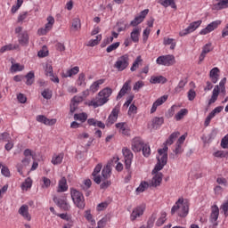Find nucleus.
Listing matches in <instances>:
<instances>
[{"mask_svg":"<svg viewBox=\"0 0 228 228\" xmlns=\"http://www.w3.org/2000/svg\"><path fill=\"white\" fill-rule=\"evenodd\" d=\"M159 157H157V164L153 168L151 174L153 175L151 179V186L154 188H158V186L161 185V182L163 181V173H159L160 170H163L165 165H167L168 161V148L165 147V149H159Z\"/></svg>","mask_w":228,"mask_h":228,"instance_id":"obj_1","label":"nucleus"},{"mask_svg":"<svg viewBox=\"0 0 228 228\" xmlns=\"http://www.w3.org/2000/svg\"><path fill=\"white\" fill-rule=\"evenodd\" d=\"M190 211V203L184 201L183 198H180L171 208V215L177 213L178 216L184 218L188 216Z\"/></svg>","mask_w":228,"mask_h":228,"instance_id":"obj_2","label":"nucleus"},{"mask_svg":"<svg viewBox=\"0 0 228 228\" xmlns=\"http://www.w3.org/2000/svg\"><path fill=\"white\" fill-rule=\"evenodd\" d=\"M113 94V90L110 87L102 89L95 97L94 100L91 101L89 106H94V108H99V106H103L108 101H110V96Z\"/></svg>","mask_w":228,"mask_h":228,"instance_id":"obj_3","label":"nucleus"},{"mask_svg":"<svg viewBox=\"0 0 228 228\" xmlns=\"http://www.w3.org/2000/svg\"><path fill=\"white\" fill-rule=\"evenodd\" d=\"M70 195L73 204H75L78 209H85L86 203L85 202V196L83 195V192L77 191V189L71 188Z\"/></svg>","mask_w":228,"mask_h":228,"instance_id":"obj_4","label":"nucleus"},{"mask_svg":"<svg viewBox=\"0 0 228 228\" xmlns=\"http://www.w3.org/2000/svg\"><path fill=\"white\" fill-rule=\"evenodd\" d=\"M218 216H220V208H218V206L214 205L209 216V228L218 227Z\"/></svg>","mask_w":228,"mask_h":228,"instance_id":"obj_5","label":"nucleus"},{"mask_svg":"<svg viewBox=\"0 0 228 228\" xmlns=\"http://www.w3.org/2000/svg\"><path fill=\"white\" fill-rule=\"evenodd\" d=\"M129 67V55L124 54L118 58L117 61L114 64V68L118 70V72H122V70H126Z\"/></svg>","mask_w":228,"mask_h":228,"instance_id":"obj_6","label":"nucleus"},{"mask_svg":"<svg viewBox=\"0 0 228 228\" xmlns=\"http://www.w3.org/2000/svg\"><path fill=\"white\" fill-rule=\"evenodd\" d=\"M158 65H164L165 67H170L175 65V57L172 54L162 55L157 59Z\"/></svg>","mask_w":228,"mask_h":228,"instance_id":"obj_7","label":"nucleus"},{"mask_svg":"<svg viewBox=\"0 0 228 228\" xmlns=\"http://www.w3.org/2000/svg\"><path fill=\"white\" fill-rule=\"evenodd\" d=\"M220 92L221 94H225V87H220L218 86H215L212 92L211 98L208 101V106H211V104H215V102L218 101V95H220Z\"/></svg>","mask_w":228,"mask_h":228,"instance_id":"obj_8","label":"nucleus"},{"mask_svg":"<svg viewBox=\"0 0 228 228\" xmlns=\"http://www.w3.org/2000/svg\"><path fill=\"white\" fill-rule=\"evenodd\" d=\"M123 156H125V167L128 174H131V163H133V152L129 149L123 150Z\"/></svg>","mask_w":228,"mask_h":228,"instance_id":"obj_9","label":"nucleus"},{"mask_svg":"<svg viewBox=\"0 0 228 228\" xmlns=\"http://www.w3.org/2000/svg\"><path fill=\"white\" fill-rule=\"evenodd\" d=\"M200 24H202V20L191 22L187 28L180 32V37H186V35H189V33H193V31H195V29H197Z\"/></svg>","mask_w":228,"mask_h":228,"instance_id":"obj_10","label":"nucleus"},{"mask_svg":"<svg viewBox=\"0 0 228 228\" xmlns=\"http://www.w3.org/2000/svg\"><path fill=\"white\" fill-rule=\"evenodd\" d=\"M119 111H120V108L118 106H116L112 110L110 115L107 119V123H106L107 127H110V126H113V124L117 122V118H118Z\"/></svg>","mask_w":228,"mask_h":228,"instance_id":"obj_11","label":"nucleus"},{"mask_svg":"<svg viewBox=\"0 0 228 228\" xmlns=\"http://www.w3.org/2000/svg\"><path fill=\"white\" fill-rule=\"evenodd\" d=\"M149 14V9H145L140 12V15L135 17L131 22L130 26L134 28L138 26V24H142V21L145 20V17Z\"/></svg>","mask_w":228,"mask_h":228,"instance_id":"obj_12","label":"nucleus"},{"mask_svg":"<svg viewBox=\"0 0 228 228\" xmlns=\"http://www.w3.org/2000/svg\"><path fill=\"white\" fill-rule=\"evenodd\" d=\"M222 24V21L216 20L212 21L210 24H208L205 28L201 29L200 32V35H208V33H211V31H215L218 26Z\"/></svg>","mask_w":228,"mask_h":228,"instance_id":"obj_13","label":"nucleus"},{"mask_svg":"<svg viewBox=\"0 0 228 228\" xmlns=\"http://www.w3.org/2000/svg\"><path fill=\"white\" fill-rule=\"evenodd\" d=\"M18 213L24 218V220L31 222V214H29V207L28 205H22L19 208Z\"/></svg>","mask_w":228,"mask_h":228,"instance_id":"obj_14","label":"nucleus"},{"mask_svg":"<svg viewBox=\"0 0 228 228\" xmlns=\"http://www.w3.org/2000/svg\"><path fill=\"white\" fill-rule=\"evenodd\" d=\"M144 211H145L144 205H141V206H138L137 208H134V210L130 216L132 222H134V220H136L137 218H140V216H142V215H143Z\"/></svg>","mask_w":228,"mask_h":228,"instance_id":"obj_15","label":"nucleus"},{"mask_svg":"<svg viewBox=\"0 0 228 228\" xmlns=\"http://www.w3.org/2000/svg\"><path fill=\"white\" fill-rule=\"evenodd\" d=\"M36 120L41 124H45V126H54L56 124V118L49 119L44 115L37 116Z\"/></svg>","mask_w":228,"mask_h":228,"instance_id":"obj_16","label":"nucleus"},{"mask_svg":"<svg viewBox=\"0 0 228 228\" xmlns=\"http://www.w3.org/2000/svg\"><path fill=\"white\" fill-rule=\"evenodd\" d=\"M131 79L127 80L122 86V88L120 89L118 96H117V101H119V99H122V97H124V95H126V94H127V92L131 91Z\"/></svg>","mask_w":228,"mask_h":228,"instance_id":"obj_17","label":"nucleus"},{"mask_svg":"<svg viewBox=\"0 0 228 228\" xmlns=\"http://www.w3.org/2000/svg\"><path fill=\"white\" fill-rule=\"evenodd\" d=\"M53 202L57 204L59 208L64 209V211H69L70 209V205L67 202V200H61L60 198H53Z\"/></svg>","mask_w":228,"mask_h":228,"instance_id":"obj_18","label":"nucleus"},{"mask_svg":"<svg viewBox=\"0 0 228 228\" xmlns=\"http://www.w3.org/2000/svg\"><path fill=\"white\" fill-rule=\"evenodd\" d=\"M143 145V141H142L139 137H135L132 142V150L134 152H140Z\"/></svg>","mask_w":228,"mask_h":228,"instance_id":"obj_19","label":"nucleus"},{"mask_svg":"<svg viewBox=\"0 0 228 228\" xmlns=\"http://www.w3.org/2000/svg\"><path fill=\"white\" fill-rule=\"evenodd\" d=\"M45 76L50 77L51 81H53V83H60V78H58V77L54 76L52 65L47 64L46 68L45 69Z\"/></svg>","mask_w":228,"mask_h":228,"instance_id":"obj_20","label":"nucleus"},{"mask_svg":"<svg viewBox=\"0 0 228 228\" xmlns=\"http://www.w3.org/2000/svg\"><path fill=\"white\" fill-rule=\"evenodd\" d=\"M111 165H113V160H110L102 170V175L105 179H108L111 176Z\"/></svg>","mask_w":228,"mask_h":228,"instance_id":"obj_21","label":"nucleus"},{"mask_svg":"<svg viewBox=\"0 0 228 228\" xmlns=\"http://www.w3.org/2000/svg\"><path fill=\"white\" fill-rule=\"evenodd\" d=\"M69 190V185H67V178L64 176L59 181L58 185V193H63L64 191H67Z\"/></svg>","mask_w":228,"mask_h":228,"instance_id":"obj_22","label":"nucleus"},{"mask_svg":"<svg viewBox=\"0 0 228 228\" xmlns=\"http://www.w3.org/2000/svg\"><path fill=\"white\" fill-rule=\"evenodd\" d=\"M219 72H220V69L218 68H213L210 70L209 77L212 83L216 84L218 82V77H220V75H218Z\"/></svg>","mask_w":228,"mask_h":228,"instance_id":"obj_23","label":"nucleus"},{"mask_svg":"<svg viewBox=\"0 0 228 228\" xmlns=\"http://www.w3.org/2000/svg\"><path fill=\"white\" fill-rule=\"evenodd\" d=\"M217 3L214 4L212 9L214 10H224L228 8V0H216Z\"/></svg>","mask_w":228,"mask_h":228,"instance_id":"obj_24","label":"nucleus"},{"mask_svg":"<svg viewBox=\"0 0 228 228\" xmlns=\"http://www.w3.org/2000/svg\"><path fill=\"white\" fill-rule=\"evenodd\" d=\"M164 122H165V118H163V117H161V118L155 117L151 120L152 129H158V128L161 127V126H163Z\"/></svg>","mask_w":228,"mask_h":228,"instance_id":"obj_25","label":"nucleus"},{"mask_svg":"<svg viewBox=\"0 0 228 228\" xmlns=\"http://www.w3.org/2000/svg\"><path fill=\"white\" fill-rule=\"evenodd\" d=\"M179 134H181L179 132H174L173 134H171L168 139L164 142V147L162 149H165V147H167L168 151L167 145H172V143H174L175 138H177Z\"/></svg>","mask_w":228,"mask_h":228,"instance_id":"obj_26","label":"nucleus"},{"mask_svg":"<svg viewBox=\"0 0 228 228\" xmlns=\"http://www.w3.org/2000/svg\"><path fill=\"white\" fill-rule=\"evenodd\" d=\"M19 43L21 45H28L29 44V36L28 35V32L20 34Z\"/></svg>","mask_w":228,"mask_h":228,"instance_id":"obj_27","label":"nucleus"},{"mask_svg":"<svg viewBox=\"0 0 228 228\" xmlns=\"http://www.w3.org/2000/svg\"><path fill=\"white\" fill-rule=\"evenodd\" d=\"M130 38L132 42H134V44L140 42V28H134L130 34Z\"/></svg>","mask_w":228,"mask_h":228,"instance_id":"obj_28","label":"nucleus"},{"mask_svg":"<svg viewBox=\"0 0 228 228\" xmlns=\"http://www.w3.org/2000/svg\"><path fill=\"white\" fill-rule=\"evenodd\" d=\"M104 83V79H99L93 83V85L89 88V92L95 94L99 90V86Z\"/></svg>","mask_w":228,"mask_h":228,"instance_id":"obj_29","label":"nucleus"},{"mask_svg":"<svg viewBox=\"0 0 228 228\" xmlns=\"http://www.w3.org/2000/svg\"><path fill=\"white\" fill-rule=\"evenodd\" d=\"M27 81L26 85L27 86H31L33 83H35V72L34 71H29L26 76H25Z\"/></svg>","mask_w":228,"mask_h":228,"instance_id":"obj_30","label":"nucleus"},{"mask_svg":"<svg viewBox=\"0 0 228 228\" xmlns=\"http://www.w3.org/2000/svg\"><path fill=\"white\" fill-rule=\"evenodd\" d=\"M160 4L165 8L171 6V8H174L175 10L177 9V5H175V2L174 0H160Z\"/></svg>","mask_w":228,"mask_h":228,"instance_id":"obj_31","label":"nucleus"},{"mask_svg":"<svg viewBox=\"0 0 228 228\" xmlns=\"http://www.w3.org/2000/svg\"><path fill=\"white\" fill-rule=\"evenodd\" d=\"M79 73V67L76 66L70 69H69L64 75L63 77H72V76H76V74Z\"/></svg>","mask_w":228,"mask_h":228,"instance_id":"obj_32","label":"nucleus"},{"mask_svg":"<svg viewBox=\"0 0 228 228\" xmlns=\"http://www.w3.org/2000/svg\"><path fill=\"white\" fill-rule=\"evenodd\" d=\"M164 45H170V49L174 51L175 49V45H177V43H175V39L174 38H167L164 37Z\"/></svg>","mask_w":228,"mask_h":228,"instance_id":"obj_33","label":"nucleus"},{"mask_svg":"<svg viewBox=\"0 0 228 228\" xmlns=\"http://www.w3.org/2000/svg\"><path fill=\"white\" fill-rule=\"evenodd\" d=\"M88 118V114H86V112H82V113H77L74 115V120H79V122H82V124L84 122H86V119Z\"/></svg>","mask_w":228,"mask_h":228,"instance_id":"obj_34","label":"nucleus"},{"mask_svg":"<svg viewBox=\"0 0 228 228\" xmlns=\"http://www.w3.org/2000/svg\"><path fill=\"white\" fill-rule=\"evenodd\" d=\"M63 153H60L59 155H53L52 159L53 165H61V161H63Z\"/></svg>","mask_w":228,"mask_h":228,"instance_id":"obj_35","label":"nucleus"},{"mask_svg":"<svg viewBox=\"0 0 228 228\" xmlns=\"http://www.w3.org/2000/svg\"><path fill=\"white\" fill-rule=\"evenodd\" d=\"M23 69L24 65H20V63H13V61H12L11 72H22Z\"/></svg>","mask_w":228,"mask_h":228,"instance_id":"obj_36","label":"nucleus"},{"mask_svg":"<svg viewBox=\"0 0 228 228\" xmlns=\"http://www.w3.org/2000/svg\"><path fill=\"white\" fill-rule=\"evenodd\" d=\"M33 186V180L30 177L27 178L21 184V190H29Z\"/></svg>","mask_w":228,"mask_h":228,"instance_id":"obj_37","label":"nucleus"},{"mask_svg":"<svg viewBox=\"0 0 228 228\" xmlns=\"http://www.w3.org/2000/svg\"><path fill=\"white\" fill-rule=\"evenodd\" d=\"M143 61V60H142V56H137L135 61H134L130 70L132 72H134V70H136V69H138V67H140V63H142Z\"/></svg>","mask_w":228,"mask_h":228,"instance_id":"obj_38","label":"nucleus"},{"mask_svg":"<svg viewBox=\"0 0 228 228\" xmlns=\"http://www.w3.org/2000/svg\"><path fill=\"white\" fill-rule=\"evenodd\" d=\"M151 83H152L153 85H156L158 83H167V78L164 77L163 76L152 77L151 78Z\"/></svg>","mask_w":228,"mask_h":228,"instance_id":"obj_39","label":"nucleus"},{"mask_svg":"<svg viewBox=\"0 0 228 228\" xmlns=\"http://www.w3.org/2000/svg\"><path fill=\"white\" fill-rule=\"evenodd\" d=\"M53 26H54V17L48 16L47 23L45 25V28H46L48 31H51V29H53Z\"/></svg>","mask_w":228,"mask_h":228,"instance_id":"obj_40","label":"nucleus"},{"mask_svg":"<svg viewBox=\"0 0 228 228\" xmlns=\"http://www.w3.org/2000/svg\"><path fill=\"white\" fill-rule=\"evenodd\" d=\"M71 28H72V29H74V31H77V30L81 29V20H79V18H75L73 20Z\"/></svg>","mask_w":228,"mask_h":228,"instance_id":"obj_41","label":"nucleus"},{"mask_svg":"<svg viewBox=\"0 0 228 228\" xmlns=\"http://www.w3.org/2000/svg\"><path fill=\"white\" fill-rule=\"evenodd\" d=\"M101 40H102V35H98L96 36L95 39H91L89 41L88 45L90 47H95V45H98L99 42H101Z\"/></svg>","mask_w":228,"mask_h":228,"instance_id":"obj_42","label":"nucleus"},{"mask_svg":"<svg viewBox=\"0 0 228 228\" xmlns=\"http://www.w3.org/2000/svg\"><path fill=\"white\" fill-rule=\"evenodd\" d=\"M188 114V110L182 109L180 111L177 112V114L175 116V120H182V118H184V116Z\"/></svg>","mask_w":228,"mask_h":228,"instance_id":"obj_43","label":"nucleus"},{"mask_svg":"<svg viewBox=\"0 0 228 228\" xmlns=\"http://www.w3.org/2000/svg\"><path fill=\"white\" fill-rule=\"evenodd\" d=\"M147 188H149V183L142 182L141 184L139 185V187L136 189V191L138 193H143V191H145V190H147Z\"/></svg>","mask_w":228,"mask_h":228,"instance_id":"obj_44","label":"nucleus"},{"mask_svg":"<svg viewBox=\"0 0 228 228\" xmlns=\"http://www.w3.org/2000/svg\"><path fill=\"white\" fill-rule=\"evenodd\" d=\"M156 218H158V216L156 213H153L148 220V224L146 228H152L154 225V222H156Z\"/></svg>","mask_w":228,"mask_h":228,"instance_id":"obj_45","label":"nucleus"},{"mask_svg":"<svg viewBox=\"0 0 228 228\" xmlns=\"http://www.w3.org/2000/svg\"><path fill=\"white\" fill-rule=\"evenodd\" d=\"M120 47V42L113 43L112 45H109L106 49L107 53H112V51H117Z\"/></svg>","mask_w":228,"mask_h":228,"instance_id":"obj_46","label":"nucleus"},{"mask_svg":"<svg viewBox=\"0 0 228 228\" xmlns=\"http://www.w3.org/2000/svg\"><path fill=\"white\" fill-rule=\"evenodd\" d=\"M0 142H12V137L7 132L0 134Z\"/></svg>","mask_w":228,"mask_h":228,"instance_id":"obj_47","label":"nucleus"},{"mask_svg":"<svg viewBox=\"0 0 228 228\" xmlns=\"http://www.w3.org/2000/svg\"><path fill=\"white\" fill-rule=\"evenodd\" d=\"M142 151L145 158H149V156H151V147L148 144L142 145Z\"/></svg>","mask_w":228,"mask_h":228,"instance_id":"obj_48","label":"nucleus"},{"mask_svg":"<svg viewBox=\"0 0 228 228\" xmlns=\"http://www.w3.org/2000/svg\"><path fill=\"white\" fill-rule=\"evenodd\" d=\"M17 47L19 46L18 45L13 46V45L12 44L6 45L0 49V53H6V51H13V49H17Z\"/></svg>","mask_w":228,"mask_h":228,"instance_id":"obj_49","label":"nucleus"},{"mask_svg":"<svg viewBox=\"0 0 228 228\" xmlns=\"http://www.w3.org/2000/svg\"><path fill=\"white\" fill-rule=\"evenodd\" d=\"M165 218H167V213L163 212L161 214V216L157 220L156 225L158 227H161V225H163V224H165Z\"/></svg>","mask_w":228,"mask_h":228,"instance_id":"obj_50","label":"nucleus"},{"mask_svg":"<svg viewBox=\"0 0 228 228\" xmlns=\"http://www.w3.org/2000/svg\"><path fill=\"white\" fill-rule=\"evenodd\" d=\"M149 35H151V28H147L142 32V42H143V44H146L147 40H149Z\"/></svg>","mask_w":228,"mask_h":228,"instance_id":"obj_51","label":"nucleus"},{"mask_svg":"<svg viewBox=\"0 0 228 228\" xmlns=\"http://www.w3.org/2000/svg\"><path fill=\"white\" fill-rule=\"evenodd\" d=\"M91 187H92V180L90 179L85 180L84 184L81 185V188L82 190H84V191H86V190H88Z\"/></svg>","mask_w":228,"mask_h":228,"instance_id":"obj_52","label":"nucleus"},{"mask_svg":"<svg viewBox=\"0 0 228 228\" xmlns=\"http://www.w3.org/2000/svg\"><path fill=\"white\" fill-rule=\"evenodd\" d=\"M41 94L42 97L46 100H49L53 97V92H51V90L49 89H45Z\"/></svg>","mask_w":228,"mask_h":228,"instance_id":"obj_53","label":"nucleus"},{"mask_svg":"<svg viewBox=\"0 0 228 228\" xmlns=\"http://www.w3.org/2000/svg\"><path fill=\"white\" fill-rule=\"evenodd\" d=\"M49 54V51H47V47L44 46L42 50H40L37 53V56L39 58H45V56H48Z\"/></svg>","mask_w":228,"mask_h":228,"instance_id":"obj_54","label":"nucleus"},{"mask_svg":"<svg viewBox=\"0 0 228 228\" xmlns=\"http://www.w3.org/2000/svg\"><path fill=\"white\" fill-rule=\"evenodd\" d=\"M187 83L188 82L186 80H181L178 86L175 88V91L176 92V94H179V92H181V89L184 88Z\"/></svg>","mask_w":228,"mask_h":228,"instance_id":"obj_55","label":"nucleus"},{"mask_svg":"<svg viewBox=\"0 0 228 228\" xmlns=\"http://www.w3.org/2000/svg\"><path fill=\"white\" fill-rule=\"evenodd\" d=\"M86 220H88V222L91 223V225H95V220H94V217L90 213V210L86 211Z\"/></svg>","mask_w":228,"mask_h":228,"instance_id":"obj_56","label":"nucleus"},{"mask_svg":"<svg viewBox=\"0 0 228 228\" xmlns=\"http://www.w3.org/2000/svg\"><path fill=\"white\" fill-rule=\"evenodd\" d=\"M17 99L19 101V102H20V104H26L28 98L26 97V95H24L23 94L20 93L17 95Z\"/></svg>","mask_w":228,"mask_h":228,"instance_id":"obj_57","label":"nucleus"},{"mask_svg":"<svg viewBox=\"0 0 228 228\" xmlns=\"http://www.w3.org/2000/svg\"><path fill=\"white\" fill-rule=\"evenodd\" d=\"M211 51H213V48H211V43L205 45L202 48L203 54H208V53H211Z\"/></svg>","mask_w":228,"mask_h":228,"instance_id":"obj_58","label":"nucleus"},{"mask_svg":"<svg viewBox=\"0 0 228 228\" xmlns=\"http://www.w3.org/2000/svg\"><path fill=\"white\" fill-rule=\"evenodd\" d=\"M222 149H228V134L221 140Z\"/></svg>","mask_w":228,"mask_h":228,"instance_id":"obj_59","label":"nucleus"},{"mask_svg":"<svg viewBox=\"0 0 228 228\" xmlns=\"http://www.w3.org/2000/svg\"><path fill=\"white\" fill-rule=\"evenodd\" d=\"M187 97H188L189 101H193L195 99V97H197V93L195 92V90L191 89L188 92Z\"/></svg>","mask_w":228,"mask_h":228,"instance_id":"obj_60","label":"nucleus"},{"mask_svg":"<svg viewBox=\"0 0 228 228\" xmlns=\"http://www.w3.org/2000/svg\"><path fill=\"white\" fill-rule=\"evenodd\" d=\"M167 99H168V95H163L160 98L157 99L155 102L159 106H161V104H163L164 102H167Z\"/></svg>","mask_w":228,"mask_h":228,"instance_id":"obj_61","label":"nucleus"},{"mask_svg":"<svg viewBox=\"0 0 228 228\" xmlns=\"http://www.w3.org/2000/svg\"><path fill=\"white\" fill-rule=\"evenodd\" d=\"M113 42V37L105 38L102 43L101 44V47H106V45L111 44Z\"/></svg>","mask_w":228,"mask_h":228,"instance_id":"obj_62","label":"nucleus"},{"mask_svg":"<svg viewBox=\"0 0 228 228\" xmlns=\"http://www.w3.org/2000/svg\"><path fill=\"white\" fill-rule=\"evenodd\" d=\"M85 73H80L78 76V78L77 80V83L78 85V86H82L83 83H85Z\"/></svg>","mask_w":228,"mask_h":228,"instance_id":"obj_63","label":"nucleus"},{"mask_svg":"<svg viewBox=\"0 0 228 228\" xmlns=\"http://www.w3.org/2000/svg\"><path fill=\"white\" fill-rule=\"evenodd\" d=\"M221 209H223L224 216H228V200L225 201L222 206H221Z\"/></svg>","mask_w":228,"mask_h":228,"instance_id":"obj_64","label":"nucleus"}]
</instances>
